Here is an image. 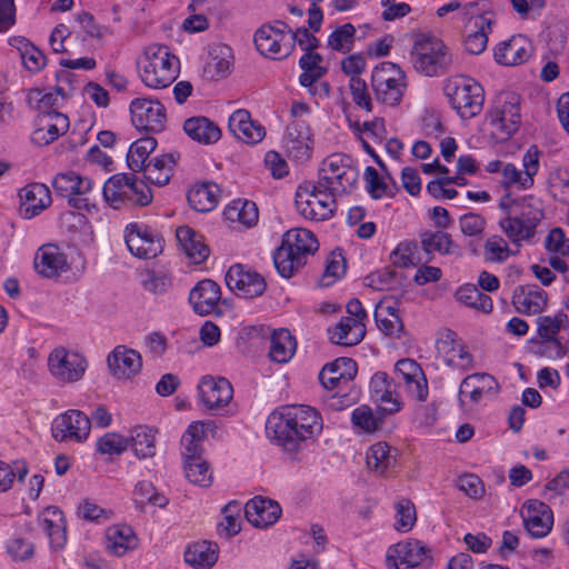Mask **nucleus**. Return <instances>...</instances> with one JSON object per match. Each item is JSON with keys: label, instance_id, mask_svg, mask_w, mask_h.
Segmentation results:
<instances>
[{"label": "nucleus", "instance_id": "35", "mask_svg": "<svg viewBox=\"0 0 569 569\" xmlns=\"http://www.w3.org/2000/svg\"><path fill=\"white\" fill-rule=\"evenodd\" d=\"M219 300L220 288L210 279L199 281L189 295V301L194 312L200 316L213 312Z\"/></svg>", "mask_w": 569, "mask_h": 569}, {"label": "nucleus", "instance_id": "5", "mask_svg": "<svg viewBox=\"0 0 569 569\" xmlns=\"http://www.w3.org/2000/svg\"><path fill=\"white\" fill-rule=\"evenodd\" d=\"M411 62L417 72L427 77H436L449 69L452 58L440 39L420 36L411 50Z\"/></svg>", "mask_w": 569, "mask_h": 569}, {"label": "nucleus", "instance_id": "2", "mask_svg": "<svg viewBox=\"0 0 569 569\" xmlns=\"http://www.w3.org/2000/svg\"><path fill=\"white\" fill-rule=\"evenodd\" d=\"M137 64L141 81L151 89L168 88L180 72L178 57L167 46L157 43L143 50Z\"/></svg>", "mask_w": 569, "mask_h": 569}, {"label": "nucleus", "instance_id": "8", "mask_svg": "<svg viewBox=\"0 0 569 569\" xmlns=\"http://www.w3.org/2000/svg\"><path fill=\"white\" fill-rule=\"evenodd\" d=\"M445 92L462 119H471L481 112L485 91L476 80L467 77L450 79L445 86Z\"/></svg>", "mask_w": 569, "mask_h": 569}, {"label": "nucleus", "instance_id": "62", "mask_svg": "<svg viewBox=\"0 0 569 569\" xmlns=\"http://www.w3.org/2000/svg\"><path fill=\"white\" fill-rule=\"evenodd\" d=\"M136 501L143 503H151L158 507H166L168 499L160 495L150 481H139L134 489Z\"/></svg>", "mask_w": 569, "mask_h": 569}, {"label": "nucleus", "instance_id": "63", "mask_svg": "<svg viewBox=\"0 0 569 569\" xmlns=\"http://www.w3.org/2000/svg\"><path fill=\"white\" fill-rule=\"evenodd\" d=\"M171 284V277L167 272L148 271L146 279L142 281L144 290L156 296L166 295Z\"/></svg>", "mask_w": 569, "mask_h": 569}, {"label": "nucleus", "instance_id": "34", "mask_svg": "<svg viewBox=\"0 0 569 569\" xmlns=\"http://www.w3.org/2000/svg\"><path fill=\"white\" fill-rule=\"evenodd\" d=\"M244 513L248 521L254 527L267 528L280 518L281 508L273 500L254 498L246 503Z\"/></svg>", "mask_w": 569, "mask_h": 569}, {"label": "nucleus", "instance_id": "57", "mask_svg": "<svg viewBox=\"0 0 569 569\" xmlns=\"http://www.w3.org/2000/svg\"><path fill=\"white\" fill-rule=\"evenodd\" d=\"M184 473L190 482L201 487H209L212 482V472L202 458L184 462Z\"/></svg>", "mask_w": 569, "mask_h": 569}, {"label": "nucleus", "instance_id": "26", "mask_svg": "<svg viewBox=\"0 0 569 569\" xmlns=\"http://www.w3.org/2000/svg\"><path fill=\"white\" fill-rule=\"evenodd\" d=\"M532 54V44L521 34L512 36L495 49V60L502 66L513 67L526 62Z\"/></svg>", "mask_w": 569, "mask_h": 569}, {"label": "nucleus", "instance_id": "20", "mask_svg": "<svg viewBox=\"0 0 569 569\" xmlns=\"http://www.w3.org/2000/svg\"><path fill=\"white\" fill-rule=\"evenodd\" d=\"M198 392L202 405L211 411L224 408L233 396V389L229 380L211 376L201 378Z\"/></svg>", "mask_w": 569, "mask_h": 569}, {"label": "nucleus", "instance_id": "18", "mask_svg": "<svg viewBox=\"0 0 569 569\" xmlns=\"http://www.w3.org/2000/svg\"><path fill=\"white\" fill-rule=\"evenodd\" d=\"M521 518L528 533L533 538H543L552 529L551 508L540 500H528L521 508Z\"/></svg>", "mask_w": 569, "mask_h": 569}, {"label": "nucleus", "instance_id": "22", "mask_svg": "<svg viewBox=\"0 0 569 569\" xmlns=\"http://www.w3.org/2000/svg\"><path fill=\"white\" fill-rule=\"evenodd\" d=\"M437 350L446 365L450 367L460 370H468L473 367L472 355L452 330H447L437 341Z\"/></svg>", "mask_w": 569, "mask_h": 569}, {"label": "nucleus", "instance_id": "3", "mask_svg": "<svg viewBox=\"0 0 569 569\" xmlns=\"http://www.w3.org/2000/svg\"><path fill=\"white\" fill-rule=\"evenodd\" d=\"M318 248V240L311 231L303 228L291 229L284 233L281 246L273 253L274 267L281 277L290 278Z\"/></svg>", "mask_w": 569, "mask_h": 569}, {"label": "nucleus", "instance_id": "54", "mask_svg": "<svg viewBox=\"0 0 569 569\" xmlns=\"http://www.w3.org/2000/svg\"><path fill=\"white\" fill-rule=\"evenodd\" d=\"M421 244L427 253L439 252L440 254L452 253L453 241L443 231H428L421 234Z\"/></svg>", "mask_w": 569, "mask_h": 569}, {"label": "nucleus", "instance_id": "56", "mask_svg": "<svg viewBox=\"0 0 569 569\" xmlns=\"http://www.w3.org/2000/svg\"><path fill=\"white\" fill-rule=\"evenodd\" d=\"M129 447V440L117 432H107L97 440L96 449L100 455L119 456Z\"/></svg>", "mask_w": 569, "mask_h": 569}, {"label": "nucleus", "instance_id": "41", "mask_svg": "<svg viewBox=\"0 0 569 569\" xmlns=\"http://www.w3.org/2000/svg\"><path fill=\"white\" fill-rule=\"evenodd\" d=\"M297 342L288 329L274 330L270 337L269 358L276 363H287L296 353Z\"/></svg>", "mask_w": 569, "mask_h": 569}, {"label": "nucleus", "instance_id": "31", "mask_svg": "<svg viewBox=\"0 0 569 569\" xmlns=\"http://www.w3.org/2000/svg\"><path fill=\"white\" fill-rule=\"evenodd\" d=\"M54 190L62 197H69V202L80 208L79 202L73 196H83L92 190L93 181L88 177H81L74 171L61 172L53 179Z\"/></svg>", "mask_w": 569, "mask_h": 569}, {"label": "nucleus", "instance_id": "7", "mask_svg": "<svg viewBox=\"0 0 569 569\" xmlns=\"http://www.w3.org/2000/svg\"><path fill=\"white\" fill-rule=\"evenodd\" d=\"M103 198L112 208L122 204L147 206L152 201L151 189L132 174H114L109 178L102 189Z\"/></svg>", "mask_w": 569, "mask_h": 569}, {"label": "nucleus", "instance_id": "4", "mask_svg": "<svg viewBox=\"0 0 569 569\" xmlns=\"http://www.w3.org/2000/svg\"><path fill=\"white\" fill-rule=\"evenodd\" d=\"M359 177L353 159L345 153H332L325 158L319 168L318 188L340 196L351 191Z\"/></svg>", "mask_w": 569, "mask_h": 569}, {"label": "nucleus", "instance_id": "36", "mask_svg": "<svg viewBox=\"0 0 569 569\" xmlns=\"http://www.w3.org/2000/svg\"><path fill=\"white\" fill-rule=\"evenodd\" d=\"M397 455L398 450L387 442H377L367 452V467L378 476H388L396 468Z\"/></svg>", "mask_w": 569, "mask_h": 569}, {"label": "nucleus", "instance_id": "23", "mask_svg": "<svg viewBox=\"0 0 569 569\" xmlns=\"http://www.w3.org/2000/svg\"><path fill=\"white\" fill-rule=\"evenodd\" d=\"M69 268L66 253L57 244L48 243L38 249L34 257V269L42 278H58Z\"/></svg>", "mask_w": 569, "mask_h": 569}, {"label": "nucleus", "instance_id": "46", "mask_svg": "<svg viewBox=\"0 0 569 569\" xmlns=\"http://www.w3.org/2000/svg\"><path fill=\"white\" fill-rule=\"evenodd\" d=\"M174 159L171 154H162L148 161L142 168L144 178L156 184L164 186L169 182Z\"/></svg>", "mask_w": 569, "mask_h": 569}, {"label": "nucleus", "instance_id": "38", "mask_svg": "<svg viewBox=\"0 0 569 569\" xmlns=\"http://www.w3.org/2000/svg\"><path fill=\"white\" fill-rule=\"evenodd\" d=\"M513 305L519 312L537 315L547 305V293L537 286L519 287L513 293Z\"/></svg>", "mask_w": 569, "mask_h": 569}, {"label": "nucleus", "instance_id": "43", "mask_svg": "<svg viewBox=\"0 0 569 569\" xmlns=\"http://www.w3.org/2000/svg\"><path fill=\"white\" fill-rule=\"evenodd\" d=\"M218 559L217 545L210 541H200L189 546L184 552V560L197 569H210Z\"/></svg>", "mask_w": 569, "mask_h": 569}, {"label": "nucleus", "instance_id": "10", "mask_svg": "<svg viewBox=\"0 0 569 569\" xmlns=\"http://www.w3.org/2000/svg\"><path fill=\"white\" fill-rule=\"evenodd\" d=\"M371 87L377 100L397 106L407 88L406 73L393 62H381L371 72Z\"/></svg>", "mask_w": 569, "mask_h": 569}, {"label": "nucleus", "instance_id": "29", "mask_svg": "<svg viewBox=\"0 0 569 569\" xmlns=\"http://www.w3.org/2000/svg\"><path fill=\"white\" fill-rule=\"evenodd\" d=\"M38 521L47 533L51 548L63 549L67 543V525L63 512L57 507H48L39 515Z\"/></svg>", "mask_w": 569, "mask_h": 569}, {"label": "nucleus", "instance_id": "42", "mask_svg": "<svg viewBox=\"0 0 569 569\" xmlns=\"http://www.w3.org/2000/svg\"><path fill=\"white\" fill-rule=\"evenodd\" d=\"M107 550L117 557L126 555L137 547V537L129 526H114L107 530Z\"/></svg>", "mask_w": 569, "mask_h": 569}, {"label": "nucleus", "instance_id": "48", "mask_svg": "<svg viewBox=\"0 0 569 569\" xmlns=\"http://www.w3.org/2000/svg\"><path fill=\"white\" fill-rule=\"evenodd\" d=\"M156 436L151 428L139 426L136 427L129 440L134 455L139 459L151 458L156 453Z\"/></svg>", "mask_w": 569, "mask_h": 569}, {"label": "nucleus", "instance_id": "14", "mask_svg": "<svg viewBox=\"0 0 569 569\" xmlns=\"http://www.w3.org/2000/svg\"><path fill=\"white\" fill-rule=\"evenodd\" d=\"M131 122L138 130L161 132L167 124L163 104L153 99L136 98L130 102Z\"/></svg>", "mask_w": 569, "mask_h": 569}, {"label": "nucleus", "instance_id": "19", "mask_svg": "<svg viewBox=\"0 0 569 569\" xmlns=\"http://www.w3.org/2000/svg\"><path fill=\"white\" fill-rule=\"evenodd\" d=\"M358 372L356 361L351 358H338L327 363L319 373L322 386L328 390H350Z\"/></svg>", "mask_w": 569, "mask_h": 569}, {"label": "nucleus", "instance_id": "11", "mask_svg": "<svg viewBox=\"0 0 569 569\" xmlns=\"http://www.w3.org/2000/svg\"><path fill=\"white\" fill-rule=\"evenodd\" d=\"M386 562L389 569H429L431 550L419 540H407L390 547Z\"/></svg>", "mask_w": 569, "mask_h": 569}, {"label": "nucleus", "instance_id": "60", "mask_svg": "<svg viewBox=\"0 0 569 569\" xmlns=\"http://www.w3.org/2000/svg\"><path fill=\"white\" fill-rule=\"evenodd\" d=\"M28 473V468L22 462L13 466L0 460V492H7L13 486L16 479L22 481Z\"/></svg>", "mask_w": 569, "mask_h": 569}, {"label": "nucleus", "instance_id": "27", "mask_svg": "<svg viewBox=\"0 0 569 569\" xmlns=\"http://www.w3.org/2000/svg\"><path fill=\"white\" fill-rule=\"evenodd\" d=\"M499 208L505 213H513L536 228L545 216L541 201L533 196L512 199L507 194L500 199Z\"/></svg>", "mask_w": 569, "mask_h": 569}, {"label": "nucleus", "instance_id": "53", "mask_svg": "<svg viewBox=\"0 0 569 569\" xmlns=\"http://www.w3.org/2000/svg\"><path fill=\"white\" fill-rule=\"evenodd\" d=\"M20 58L23 66L31 72H38L44 68L47 59L41 50L26 39L18 40Z\"/></svg>", "mask_w": 569, "mask_h": 569}, {"label": "nucleus", "instance_id": "33", "mask_svg": "<svg viewBox=\"0 0 569 569\" xmlns=\"http://www.w3.org/2000/svg\"><path fill=\"white\" fill-rule=\"evenodd\" d=\"M229 130L240 140L247 143L260 142L264 134V128L251 119L250 113L244 109L236 110L228 122Z\"/></svg>", "mask_w": 569, "mask_h": 569}, {"label": "nucleus", "instance_id": "59", "mask_svg": "<svg viewBox=\"0 0 569 569\" xmlns=\"http://www.w3.org/2000/svg\"><path fill=\"white\" fill-rule=\"evenodd\" d=\"M417 520L415 505L409 499H400L396 503L395 528L401 532H408L412 529Z\"/></svg>", "mask_w": 569, "mask_h": 569}, {"label": "nucleus", "instance_id": "9", "mask_svg": "<svg viewBox=\"0 0 569 569\" xmlns=\"http://www.w3.org/2000/svg\"><path fill=\"white\" fill-rule=\"evenodd\" d=\"M318 187L319 182L300 184L296 191V207L306 219L323 221L332 217L337 194Z\"/></svg>", "mask_w": 569, "mask_h": 569}, {"label": "nucleus", "instance_id": "45", "mask_svg": "<svg viewBox=\"0 0 569 569\" xmlns=\"http://www.w3.org/2000/svg\"><path fill=\"white\" fill-rule=\"evenodd\" d=\"M218 193L219 187L216 183L196 184L188 192V201L196 211L208 212L218 204Z\"/></svg>", "mask_w": 569, "mask_h": 569}, {"label": "nucleus", "instance_id": "55", "mask_svg": "<svg viewBox=\"0 0 569 569\" xmlns=\"http://www.w3.org/2000/svg\"><path fill=\"white\" fill-rule=\"evenodd\" d=\"M231 59V49L228 46H220L219 54L212 57V59L207 63L206 72L211 79L224 78L230 73L232 66Z\"/></svg>", "mask_w": 569, "mask_h": 569}, {"label": "nucleus", "instance_id": "47", "mask_svg": "<svg viewBox=\"0 0 569 569\" xmlns=\"http://www.w3.org/2000/svg\"><path fill=\"white\" fill-rule=\"evenodd\" d=\"M322 57L317 52H306L299 60L302 73L299 82L302 87H312L327 73V68L321 66Z\"/></svg>", "mask_w": 569, "mask_h": 569}, {"label": "nucleus", "instance_id": "28", "mask_svg": "<svg viewBox=\"0 0 569 569\" xmlns=\"http://www.w3.org/2000/svg\"><path fill=\"white\" fill-rule=\"evenodd\" d=\"M111 373L117 378H131L142 367V359L138 351L124 346H118L107 358Z\"/></svg>", "mask_w": 569, "mask_h": 569}, {"label": "nucleus", "instance_id": "37", "mask_svg": "<svg viewBox=\"0 0 569 569\" xmlns=\"http://www.w3.org/2000/svg\"><path fill=\"white\" fill-rule=\"evenodd\" d=\"M331 342L345 347L358 345L366 335V328L358 319L342 317L341 320L329 329Z\"/></svg>", "mask_w": 569, "mask_h": 569}, {"label": "nucleus", "instance_id": "52", "mask_svg": "<svg viewBox=\"0 0 569 569\" xmlns=\"http://www.w3.org/2000/svg\"><path fill=\"white\" fill-rule=\"evenodd\" d=\"M456 298L465 306L482 311L485 313L491 312L493 307L491 298L483 293L475 284L468 283L461 286L456 292Z\"/></svg>", "mask_w": 569, "mask_h": 569}, {"label": "nucleus", "instance_id": "17", "mask_svg": "<svg viewBox=\"0 0 569 569\" xmlns=\"http://www.w3.org/2000/svg\"><path fill=\"white\" fill-rule=\"evenodd\" d=\"M226 284L237 296L246 299L261 296L266 290L264 279L242 264H233L229 268L226 273Z\"/></svg>", "mask_w": 569, "mask_h": 569}, {"label": "nucleus", "instance_id": "25", "mask_svg": "<svg viewBox=\"0 0 569 569\" xmlns=\"http://www.w3.org/2000/svg\"><path fill=\"white\" fill-rule=\"evenodd\" d=\"M499 390V383L489 373H473L467 376L460 383L459 398L461 405L466 399L473 403L480 402L485 397L493 396Z\"/></svg>", "mask_w": 569, "mask_h": 569}, {"label": "nucleus", "instance_id": "49", "mask_svg": "<svg viewBox=\"0 0 569 569\" xmlns=\"http://www.w3.org/2000/svg\"><path fill=\"white\" fill-rule=\"evenodd\" d=\"M224 217L230 221H238L243 226L251 227L258 221V208L254 202L236 199L224 209Z\"/></svg>", "mask_w": 569, "mask_h": 569}, {"label": "nucleus", "instance_id": "32", "mask_svg": "<svg viewBox=\"0 0 569 569\" xmlns=\"http://www.w3.org/2000/svg\"><path fill=\"white\" fill-rule=\"evenodd\" d=\"M310 129L300 121H293L287 128L284 147L290 157L297 161H305L311 151Z\"/></svg>", "mask_w": 569, "mask_h": 569}, {"label": "nucleus", "instance_id": "39", "mask_svg": "<svg viewBox=\"0 0 569 569\" xmlns=\"http://www.w3.org/2000/svg\"><path fill=\"white\" fill-rule=\"evenodd\" d=\"M176 237L179 246L193 263H201L208 258L209 248L203 243L202 236L190 227H179Z\"/></svg>", "mask_w": 569, "mask_h": 569}, {"label": "nucleus", "instance_id": "16", "mask_svg": "<svg viewBox=\"0 0 569 569\" xmlns=\"http://www.w3.org/2000/svg\"><path fill=\"white\" fill-rule=\"evenodd\" d=\"M90 430L91 420L89 417L76 409L58 416L52 423V437L57 441L83 442L88 439Z\"/></svg>", "mask_w": 569, "mask_h": 569}, {"label": "nucleus", "instance_id": "58", "mask_svg": "<svg viewBox=\"0 0 569 569\" xmlns=\"http://www.w3.org/2000/svg\"><path fill=\"white\" fill-rule=\"evenodd\" d=\"M356 29L351 23L337 28L328 38V46L336 51L348 52L355 42Z\"/></svg>", "mask_w": 569, "mask_h": 569}, {"label": "nucleus", "instance_id": "6", "mask_svg": "<svg viewBox=\"0 0 569 569\" xmlns=\"http://www.w3.org/2000/svg\"><path fill=\"white\" fill-rule=\"evenodd\" d=\"M487 121L497 141L508 140L520 127V97L510 91L500 92L487 112Z\"/></svg>", "mask_w": 569, "mask_h": 569}, {"label": "nucleus", "instance_id": "30", "mask_svg": "<svg viewBox=\"0 0 569 569\" xmlns=\"http://www.w3.org/2000/svg\"><path fill=\"white\" fill-rule=\"evenodd\" d=\"M19 197L21 200L20 211L27 219L36 217L51 203L49 188L39 182L30 183L22 188Z\"/></svg>", "mask_w": 569, "mask_h": 569}, {"label": "nucleus", "instance_id": "15", "mask_svg": "<svg viewBox=\"0 0 569 569\" xmlns=\"http://www.w3.org/2000/svg\"><path fill=\"white\" fill-rule=\"evenodd\" d=\"M124 241L129 251L139 259H152L162 250V238L152 229L139 223H129L124 230Z\"/></svg>", "mask_w": 569, "mask_h": 569}, {"label": "nucleus", "instance_id": "51", "mask_svg": "<svg viewBox=\"0 0 569 569\" xmlns=\"http://www.w3.org/2000/svg\"><path fill=\"white\" fill-rule=\"evenodd\" d=\"M157 140L152 137H146L134 141L127 156V162L129 168L139 172L147 166L150 153L156 149Z\"/></svg>", "mask_w": 569, "mask_h": 569}, {"label": "nucleus", "instance_id": "44", "mask_svg": "<svg viewBox=\"0 0 569 569\" xmlns=\"http://www.w3.org/2000/svg\"><path fill=\"white\" fill-rule=\"evenodd\" d=\"M505 214L506 216L499 221V227L513 244L520 247L523 241H529L533 238L536 227L529 224L513 213Z\"/></svg>", "mask_w": 569, "mask_h": 569}, {"label": "nucleus", "instance_id": "13", "mask_svg": "<svg viewBox=\"0 0 569 569\" xmlns=\"http://www.w3.org/2000/svg\"><path fill=\"white\" fill-rule=\"evenodd\" d=\"M88 367L86 358L64 347L54 348L48 356V369L51 376L61 383L79 381Z\"/></svg>", "mask_w": 569, "mask_h": 569}, {"label": "nucleus", "instance_id": "64", "mask_svg": "<svg viewBox=\"0 0 569 569\" xmlns=\"http://www.w3.org/2000/svg\"><path fill=\"white\" fill-rule=\"evenodd\" d=\"M351 421L355 427L365 432H373L378 429L379 419L368 406H360L352 411Z\"/></svg>", "mask_w": 569, "mask_h": 569}, {"label": "nucleus", "instance_id": "24", "mask_svg": "<svg viewBox=\"0 0 569 569\" xmlns=\"http://www.w3.org/2000/svg\"><path fill=\"white\" fill-rule=\"evenodd\" d=\"M567 320L562 312L553 317L543 316L537 319L538 333L543 339L541 343V353L547 357L560 358L565 355L561 342L556 338Z\"/></svg>", "mask_w": 569, "mask_h": 569}, {"label": "nucleus", "instance_id": "1", "mask_svg": "<svg viewBox=\"0 0 569 569\" xmlns=\"http://www.w3.org/2000/svg\"><path fill=\"white\" fill-rule=\"evenodd\" d=\"M271 440L290 458L315 443L323 429L320 413L310 406H288L272 412L266 426Z\"/></svg>", "mask_w": 569, "mask_h": 569}, {"label": "nucleus", "instance_id": "12", "mask_svg": "<svg viewBox=\"0 0 569 569\" xmlns=\"http://www.w3.org/2000/svg\"><path fill=\"white\" fill-rule=\"evenodd\" d=\"M257 50L264 57L271 59H283L292 52V40L290 29L284 22L276 24H263L254 33Z\"/></svg>", "mask_w": 569, "mask_h": 569}, {"label": "nucleus", "instance_id": "40", "mask_svg": "<svg viewBox=\"0 0 569 569\" xmlns=\"http://www.w3.org/2000/svg\"><path fill=\"white\" fill-rule=\"evenodd\" d=\"M183 130L192 140L203 144L216 143L221 138L219 127L206 117L187 119Z\"/></svg>", "mask_w": 569, "mask_h": 569}, {"label": "nucleus", "instance_id": "50", "mask_svg": "<svg viewBox=\"0 0 569 569\" xmlns=\"http://www.w3.org/2000/svg\"><path fill=\"white\" fill-rule=\"evenodd\" d=\"M495 18L483 17L479 23L475 24L476 30L470 32L465 39V49L471 54H480L488 44V34L492 31Z\"/></svg>", "mask_w": 569, "mask_h": 569}, {"label": "nucleus", "instance_id": "21", "mask_svg": "<svg viewBox=\"0 0 569 569\" xmlns=\"http://www.w3.org/2000/svg\"><path fill=\"white\" fill-rule=\"evenodd\" d=\"M69 126V118L63 113L57 111L39 113L31 140L38 146H48L66 133Z\"/></svg>", "mask_w": 569, "mask_h": 569}, {"label": "nucleus", "instance_id": "61", "mask_svg": "<svg viewBox=\"0 0 569 569\" xmlns=\"http://www.w3.org/2000/svg\"><path fill=\"white\" fill-rule=\"evenodd\" d=\"M512 253L506 240L500 236H491L487 239L483 256L487 261L502 262Z\"/></svg>", "mask_w": 569, "mask_h": 569}]
</instances>
